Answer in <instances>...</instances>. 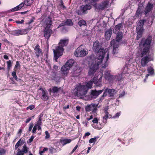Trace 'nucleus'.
Returning a JSON list of instances; mask_svg holds the SVG:
<instances>
[{
	"label": "nucleus",
	"mask_w": 155,
	"mask_h": 155,
	"mask_svg": "<svg viewBox=\"0 0 155 155\" xmlns=\"http://www.w3.org/2000/svg\"><path fill=\"white\" fill-rule=\"evenodd\" d=\"M101 47L98 41H96L94 43L93 49L97 54L95 61L98 65L101 63L106 53L105 50Z\"/></svg>",
	"instance_id": "f257e3e1"
},
{
	"label": "nucleus",
	"mask_w": 155,
	"mask_h": 155,
	"mask_svg": "<svg viewBox=\"0 0 155 155\" xmlns=\"http://www.w3.org/2000/svg\"><path fill=\"white\" fill-rule=\"evenodd\" d=\"M69 42V39L68 38H65L61 39L58 43V46L56 47L55 50H53L54 53V60L56 62L61 56L62 55L64 49L63 47L67 46Z\"/></svg>",
	"instance_id": "f03ea898"
},
{
	"label": "nucleus",
	"mask_w": 155,
	"mask_h": 155,
	"mask_svg": "<svg viewBox=\"0 0 155 155\" xmlns=\"http://www.w3.org/2000/svg\"><path fill=\"white\" fill-rule=\"evenodd\" d=\"M117 33L116 40H112L110 42V45L113 46L112 53L114 54L118 52V48L119 47V42L122 40L123 36V34L122 32L120 31Z\"/></svg>",
	"instance_id": "7ed1b4c3"
},
{
	"label": "nucleus",
	"mask_w": 155,
	"mask_h": 155,
	"mask_svg": "<svg viewBox=\"0 0 155 155\" xmlns=\"http://www.w3.org/2000/svg\"><path fill=\"white\" fill-rule=\"evenodd\" d=\"M87 92L85 85H82L81 83H79L76 85L73 93L75 96L81 97L85 96Z\"/></svg>",
	"instance_id": "20e7f679"
},
{
	"label": "nucleus",
	"mask_w": 155,
	"mask_h": 155,
	"mask_svg": "<svg viewBox=\"0 0 155 155\" xmlns=\"http://www.w3.org/2000/svg\"><path fill=\"white\" fill-rule=\"evenodd\" d=\"M74 63L73 60L71 59L66 62L64 65L62 66L61 68V74L63 76H66L68 73V71L72 66Z\"/></svg>",
	"instance_id": "39448f33"
},
{
	"label": "nucleus",
	"mask_w": 155,
	"mask_h": 155,
	"mask_svg": "<svg viewBox=\"0 0 155 155\" xmlns=\"http://www.w3.org/2000/svg\"><path fill=\"white\" fill-rule=\"evenodd\" d=\"M88 53L87 51L82 49L80 47L76 49L74 53V55L77 57H83L86 55Z\"/></svg>",
	"instance_id": "423d86ee"
},
{
	"label": "nucleus",
	"mask_w": 155,
	"mask_h": 155,
	"mask_svg": "<svg viewBox=\"0 0 155 155\" xmlns=\"http://www.w3.org/2000/svg\"><path fill=\"white\" fill-rule=\"evenodd\" d=\"M91 8V6L89 5L86 4L85 5H82L80 7V9L77 13L79 15L87 14L88 12L87 11L90 10Z\"/></svg>",
	"instance_id": "0eeeda50"
},
{
	"label": "nucleus",
	"mask_w": 155,
	"mask_h": 155,
	"mask_svg": "<svg viewBox=\"0 0 155 155\" xmlns=\"http://www.w3.org/2000/svg\"><path fill=\"white\" fill-rule=\"evenodd\" d=\"M152 40V37L150 36H148L145 39H142L140 44V46L143 47H147L150 48V44Z\"/></svg>",
	"instance_id": "6e6552de"
},
{
	"label": "nucleus",
	"mask_w": 155,
	"mask_h": 155,
	"mask_svg": "<svg viewBox=\"0 0 155 155\" xmlns=\"http://www.w3.org/2000/svg\"><path fill=\"white\" fill-rule=\"evenodd\" d=\"M109 3V2L108 1L106 0L98 4H95L94 5V6L96 9L98 10H103L105 8L107 7Z\"/></svg>",
	"instance_id": "1a4fd4ad"
},
{
	"label": "nucleus",
	"mask_w": 155,
	"mask_h": 155,
	"mask_svg": "<svg viewBox=\"0 0 155 155\" xmlns=\"http://www.w3.org/2000/svg\"><path fill=\"white\" fill-rule=\"evenodd\" d=\"M98 104L92 103L87 105L85 107V109L87 111H92L93 112L96 113L97 110Z\"/></svg>",
	"instance_id": "9d476101"
},
{
	"label": "nucleus",
	"mask_w": 155,
	"mask_h": 155,
	"mask_svg": "<svg viewBox=\"0 0 155 155\" xmlns=\"http://www.w3.org/2000/svg\"><path fill=\"white\" fill-rule=\"evenodd\" d=\"M143 57L141 60V64L143 67L145 66L149 61H153V57L150 55H149Z\"/></svg>",
	"instance_id": "9b49d317"
},
{
	"label": "nucleus",
	"mask_w": 155,
	"mask_h": 155,
	"mask_svg": "<svg viewBox=\"0 0 155 155\" xmlns=\"http://www.w3.org/2000/svg\"><path fill=\"white\" fill-rule=\"evenodd\" d=\"M104 92L101 96V97H106L108 94L110 97H113L115 93V90L114 89H110L108 88L105 89L104 90Z\"/></svg>",
	"instance_id": "f8f14e48"
},
{
	"label": "nucleus",
	"mask_w": 155,
	"mask_h": 155,
	"mask_svg": "<svg viewBox=\"0 0 155 155\" xmlns=\"http://www.w3.org/2000/svg\"><path fill=\"white\" fill-rule=\"evenodd\" d=\"M28 30L27 29H18L12 31V34L14 36H19L27 34Z\"/></svg>",
	"instance_id": "ddd939ff"
},
{
	"label": "nucleus",
	"mask_w": 155,
	"mask_h": 155,
	"mask_svg": "<svg viewBox=\"0 0 155 155\" xmlns=\"http://www.w3.org/2000/svg\"><path fill=\"white\" fill-rule=\"evenodd\" d=\"M104 89L97 91L96 90L91 91L90 96L91 98L95 99L97 98L99 95L101 94L104 91Z\"/></svg>",
	"instance_id": "4468645a"
},
{
	"label": "nucleus",
	"mask_w": 155,
	"mask_h": 155,
	"mask_svg": "<svg viewBox=\"0 0 155 155\" xmlns=\"http://www.w3.org/2000/svg\"><path fill=\"white\" fill-rule=\"evenodd\" d=\"M144 8L143 3L139 4L137 9L135 13V16L136 17H139V15L143 13Z\"/></svg>",
	"instance_id": "2eb2a0df"
},
{
	"label": "nucleus",
	"mask_w": 155,
	"mask_h": 155,
	"mask_svg": "<svg viewBox=\"0 0 155 155\" xmlns=\"http://www.w3.org/2000/svg\"><path fill=\"white\" fill-rule=\"evenodd\" d=\"M110 71L106 70L104 72V77L105 79L109 81H112L114 78V76L111 75L110 74Z\"/></svg>",
	"instance_id": "dca6fc26"
},
{
	"label": "nucleus",
	"mask_w": 155,
	"mask_h": 155,
	"mask_svg": "<svg viewBox=\"0 0 155 155\" xmlns=\"http://www.w3.org/2000/svg\"><path fill=\"white\" fill-rule=\"evenodd\" d=\"M44 37L45 38L48 39L51 36V35L52 32L51 29H50V28L47 27V28L45 27L44 30Z\"/></svg>",
	"instance_id": "f3484780"
},
{
	"label": "nucleus",
	"mask_w": 155,
	"mask_h": 155,
	"mask_svg": "<svg viewBox=\"0 0 155 155\" xmlns=\"http://www.w3.org/2000/svg\"><path fill=\"white\" fill-rule=\"evenodd\" d=\"M95 62L96 64L93 65L90 68L89 71L88 72V74L90 75H92L94 74L98 68V66L99 65H98L96 61Z\"/></svg>",
	"instance_id": "a211bd4d"
},
{
	"label": "nucleus",
	"mask_w": 155,
	"mask_h": 155,
	"mask_svg": "<svg viewBox=\"0 0 155 155\" xmlns=\"http://www.w3.org/2000/svg\"><path fill=\"white\" fill-rule=\"evenodd\" d=\"M34 50L35 53L37 58H38L42 53V51L40 48V46L38 44H37L35 46Z\"/></svg>",
	"instance_id": "6ab92c4d"
},
{
	"label": "nucleus",
	"mask_w": 155,
	"mask_h": 155,
	"mask_svg": "<svg viewBox=\"0 0 155 155\" xmlns=\"http://www.w3.org/2000/svg\"><path fill=\"white\" fill-rule=\"evenodd\" d=\"M95 83V81L94 79L93 78L90 81H89L86 83V85H85V87L87 92L89 89L92 88L93 84Z\"/></svg>",
	"instance_id": "aec40b11"
},
{
	"label": "nucleus",
	"mask_w": 155,
	"mask_h": 155,
	"mask_svg": "<svg viewBox=\"0 0 155 155\" xmlns=\"http://www.w3.org/2000/svg\"><path fill=\"white\" fill-rule=\"evenodd\" d=\"M45 22L46 23L45 27L50 28L52 24V18L50 16H49L45 19Z\"/></svg>",
	"instance_id": "412c9836"
},
{
	"label": "nucleus",
	"mask_w": 155,
	"mask_h": 155,
	"mask_svg": "<svg viewBox=\"0 0 155 155\" xmlns=\"http://www.w3.org/2000/svg\"><path fill=\"white\" fill-rule=\"evenodd\" d=\"M146 21V19L140 20L137 23L136 29L143 30V26Z\"/></svg>",
	"instance_id": "4be33fe9"
},
{
	"label": "nucleus",
	"mask_w": 155,
	"mask_h": 155,
	"mask_svg": "<svg viewBox=\"0 0 155 155\" xmlns=\"http://www.w3.org/2000/svg\"><path fill=\"white\" fill-rule=\"evenodd\" d=\"M28 148L27 147L26 145H24L23 147L22 150H19L18 151L17 153V155H24L25 153H26L28 152Z\"/></svg>",
	"instance_id": "5701e85b"
},
{
	"label": "nucleus",
	"mask_w": 155,
	"mask_h": 155,
	"mask_svg": "<svg viewBox=\"0 0 155 155\" xmlns=\"http://www.w3.org/2000/svg\"><path fill=\"white\" fill-rule=\"evenodd\" d=\"M112 31V29L111 28H110L105 32V37L106 40H109L110 39Z\"/></svg>",
	"instance_id": "b1692460"
},
{
	"label": "nucleus",
	"mask_w": 155,
	"mask_h": 155,
	"mask_svg": "<svg viewBox=\"0 0 155 155\" xmlns=\"http://www.w3.org/2000/svg\"><path fill=\"white\" fill-rule=\"evenodd\" d=\"M123 24L120 23L118 24L115 26L114 29L113 33L115 34H117V33L119 32V31L121 27H122Z\"/></svg>",
	"instance_id": "393cba45"
},
{
	"label": "nucleus",
	"mask_w": 155,
	"mask_h": 155,
	"mask_svg": "<svg viewBox=\"0 0 155 155\" xmlns=\"http://www.w3.org/2000/svg\"><path fill=\"white\" fill-rule=\"evenodd\" d=\"M153 8V5L151 4L149 2L148 3L144 12V14L147 15L149 12Z\"/></svg>",
	"instance_id": "a878e982"
},
{
	"label": "nucleus",
	"mask_w": 155,
	"mask_h": 155,
	"mask_svg": "<svg viewBox=\"0 0 155 155\" xmlns=\"http://www.w3.org/2000/svg\"><path fill=\"white\" fill-rule=\"evenodd\" d=\"M150 48L147 47H143L142 50V51L141 54V57H143L147 54L150 50Z\"/></svg>",
	"instance_id": "bb28decb"
},
{
	"label": "nucleus",
	"mask_w": 155,
	"mask_h": 155,
	"mask_svg": "<svg viewBox=\"0 0 155 155\" xmlns=\"http://www.w3.org/2000/svg\"><path fill=\"white\" fill-rule=\"evenodd\" d=\"M105 115L103 117V122L104 123L107 122V119L108 117H112L111 115L109 114V113L107 110L104 111Z\"/></svg>",
	"instance_id": "cd10ccee"
},
{
	"label": "nucleus",
	"mask_w": 155,
	"mask_h": 155,
	"mask_svg": "<svg viewBox=\"0 0 155 155\" xmlns=\"http://www.w3.org/2000/svg\"><path fill=\"white\" fill-rule=\"evenodd\" d=\"M47 94V91L44 90H42V99L43 101H46L48 100L49 98Z\"/></svg>",
	"instance_id": "c85d7f7f"
},
{
	"label": "nucleus",
	"mask_w": 155,
	"mask_h": 155,
	"mask_svg": "<svg viewBox=\"0 0 155 155\" xmlns=\"http://www.w3.org/2000/svg\"><path fill=\"white\" fill-rule=\"evenodd\" d=\"M137 35L136 37V39L138 40L142 36L143 30L137 29Z\"/></svg>",
	"instance_id": "c756f323"
},
{
	"label": "nucleus",
	"mask_w": 155,
	"mask_h": 155,
	"mask_svg": "<svg viewBox=\"0 0 155 155\" xmlns=\"http://www.w3.org/2000/svg\"><path fill=\"white\" fill-rule=\"evenodd\" d=\"M71 139H61L60 140V142L63 145H64L68 143L71 142Z\"/></svg>",
	"instance_id": "7c9ffc66"
},
{
	"label": "nucleus",
	"mask_w": 155,
	"mask_h": 155,
	"mask_svg": "<svg viewBox=\"0 0 155 155\" xmlns=\"http://www.w3.org/2000/svg\"><path fill=\"white\" fill-rule=\"evenodd\" d=\"M61 87L58 88L57 87L54 86L52 87V89L50 88L48 91L49 92H52L54 93H57L59 91V90L61 89Z\"/></svg>",
	"instance_id": "2f4dec72"
},
{
	"label": "nucleus",
	"mask_w": 155,
	"mask_h": 155,
	"mask_svg": "<svg viewBox=\"0 0 155 155\" xmlns=\"http://www.w3.org/2000/svg\"><path fill=\"white\" fill-rule=\"evenodd\" d=\"M6 63L7 64V69L8 72H9L12 67V63L11 62V60H9L7 61Z\"/></svg>",
	"instance_id": "473e14b6"
},
{
	"label": "nucleus",
	"mask_w": 155,
	"mask_h": 155,
	"mask_svg": "<svg viewBox=\"0 0 155 155\" xmlns=\"http://www.w3.org/2000/svg\"><path fill=\"white\" fill-rule=\"evenodd\" d=\"M34 0H25L24 4L27 6H31L34 2Z\"/></svg>",
	"instance_id": "72a5a7b5"
},
{
	"label": "nucleus",
	"mask_w": 155,
	"mask_h": 155,
	"mask_svg": "<svg viewBox=\"0 0 155 155\" xmlns=\"http://www.w3.org/2000/svg\"><path fill=\"white\" fill-rule=\"evenodd\" d=\"M78 25L81 27L83 26H86V22L85 21L81 19L79 21Z\"/></svg>",
	"instance_id": "f704fd0d"
},
{
	"label": "nucleus",
	"mask_w": 155,
	"mask_h": 155,
	"mask_svg": "<svg viewBox=\"0 0 155 155\" xmlns=\"http://www.w3.org/2000/svg\"><path fill=\"white\" fill-rule=\"evenodd\" d=\"M106 61L104 64H103L102 66V68H105L108 66V63L107 61L109 59V54L108 53L107 54V56L106 57Z\"/></svg>",
	"instance_id": "c9c22d12"
},
{
	"label": "nucleus",
	"mask_w": 155,
	"mask_h": 155,
	"mask_svg": "<svg viewBox=\"0 0 155 155\" xmlns=\"http://www.w3.org/2000/svg\"><path fill=\"white\" fill-rule=\"evenodd\" d=\"M65 25L71 26L73 25V22L71 19H68L65 22Z\"/></svg>",
	"instance_id": "e433bc0d"
},
{
	"label": "nucleus",
	"mask_w": 155,
	"mask_h": 155,
	"mask_svg": "<svg viewBox=\"0 0 155 155\" xmlns=\"http://www.w3.org/2000/svg\"><path fill=\"white\" fill-rule=\"evenodd\" d=\"M154 18L155 17L154 16H151L150 18L149 19V20L148 22L149 25L151 26L152 25Z\"/></svg>",
	"instance_id": "4c0bfd02"
},
{
	"label": "nucleus",
	"mask_w": 155,
	"mask_h": 155,
	"mask_svg": "<svg viewBox=\"0 0 155 155\" xmlns=\"http://www.w3.org/2000/svg\"><path fill=\"white\" fill-rule=\"evenodd\" d=\"M99 137H95L94 138L90 139L89 140L90 143H92L95 142L98 139Z\"/></svg>",
	"instance_id": "58836bf2"
},
{
	"label": "nucleus",
	"mask_w": 155,
	"mask_h": 155,
	"mask_svg": "<svg viewBox=\"0 0 155 155\" xmlns=\"http://www.w3.org/2000/svg\"><path fill=\"white\" fill-rule=\"evenodd\" d=\"M147 71L148 73L151 75H152L154 73V70L153 68L151 67H150L148 68Z\"/></svg>",
	"instance_id": "ea45409f"
},
{
	"label": "nucleus",
	"mask_w": 155,
	"mask_h": 155,
	"mask_svg": "<svg viewBox=\"0 0 155 155\" xmlns=\"http://www.w3.org/2000/svg\"><path fill=\"white\" fill-rule=\"evenodd\" d=\"M14 71L12 72V76L13 78L16 81H18V77L16 74V70L14 69Z\"/></svg>",
	"instance_id": "a19ab883"
},
{
	"label": "nucleus",
	"mask_w": 155,
	"mask_h": 155,
	"mask_svg": "<svg viewBox=\"0 0 155 155\" xmlns=\"http://www.w3.org/2000/svg\"><path fill=\"white\" fill-rule=\"evenodd\" d=\"M114 79L116 81H120L122 79V76L120 74L114 76Z\"/></svg>",
	"instance_id": "79ce46f5"
},
{
	"label": "nucleus",
	"mask_w": 155,
	"mask_h": 155,
	"mask_svg": "<svg viewBox=\"0 0 155 155\" xmlns=\"http://www.w3.org/2000/svg\"><path fill=\"white\" fill-rule=\"evenodd\" d=\"M6 150L4 148H0V155H5L6 154Z\"/></svg>",
	"instance_id": "37998d69"
},
{
	"label": "nucleus",
	"mask_w": 155,
	"mask_h": 155,
	"mask_svg": "<svg viewBox=\"0 0 155 155\" xmlns=\"http://www.w3.org/2000/svg\"><path fill=\"white\" fill-rule=\"evenodd\" d=\"M21 140V139H20L17 142V143H16V144L15 145V150H16L18 149V147H19L21 145V143H20Z\"/></svg>",
	"instance_id": "c03bdc74"
},
{
	"label": "nucleus",
	"mask_w": 155,
	"mask_h": 155,
	"mask_svg": "<svg viewBox=\"0 0 155 155\" xmlns=\"http://www.w3.org/2000/svg\"><path fill=\"white\" fill-rule=\"evenodd\" d=\"M21 65L20 63V62L18 61H16V62L15 65L14 67V69H18L20 68Z\"/></svg>",
	"instance_id": "a18cd8bd"
},
{
	"label": "nucleus",
	"mask_w": 155,
	"mask_h": 155,
	"mask_svg": "<svg viewBox=\"0 0 155 155\" xmlns=\"http://www.w3.org/2000/svg\"><path fill=\"white\" fill-rule=\"evenodd\" d=\"M91 33L90 31L86 30L83 33V36L84 37L88 36Z\"/></svg>",
	"instance_id": "49530a36"
},
{
	"label": "nucleus",
	"mask_w": 155,
	"mask_h": 155,
	"mask_svg": "<svg viewBox=\"0 0 155 155\" xmlns=\"http://www.w3.org/2000/svg\"><path fill=\"white\" fill-rule=\"evenodd\" d=\"M95 83H94L97 87H100L101 85V83L100 81H97V80L94 79Z\"/></svg>",
	"instance_id": "de8ad7c7"
},
{
	"label": "nucleus",
	"mask_w": 155,
	"mask_h": 155,
	"mask_svg": "<svg viewBox=\"0 0 155 155\" xmlns=\"http://www.w3.org/2000/svg\"><path fill=\"white\" fill-rule=\"evenodd\" d=\"M24 5V2H21L20 4L19 5L17 6V8H18L19 10H20L21 9Z\"/></svg>",
	"instance_id": "09e8293b"
},
{
	"label": "nucleus",
	"mask_w": 155,
	"mask_h": 155,
	"mask_svg": "<svg viewBox=\"0 0 155 155\" xmlns=\"http://www.w3.org/2000/svg\"><path fill=\"white\" fill-rule=\"evenodd\" d=\"M78 146V145L77 144L75 147L73 148L72 151L70 153H69L68 155H71L76 150Z\"/></svg>",
	"instance_id": "8fccbe9b"
},
{
	"label": "nucleus",
	"mask_w": 155,
	"mask_h": 155,
	"mask_svg": "<svg viewBox=\"0 0 155 155\" xmlns=\"http://www.w3.org/2000/svg\"><path fill=\"white\" fill-rule=\"evenodd\" d=\"M41 118V116L39 118L37 122V125H41L42 124Z\"/></svg>",
	"instance_id": "3c124183"
},
{
	"label": "nucleus",
	"mask_w": 155,
	"mask_h": 155,
	"mask_svg": "<svg viewBox=\"0 0 155 155\" xmlns=\"http://www.w3.org/2000/svg\"><path fill=\"white\" fill-rule=\"evenodd\" d=\"M35 108V105H29L28 107L26 108L27 110H28L29 109L30 110H32Z\"/></svg>",
	"instance_id": "603ef678"
},
{
	"label": "nucleus",
	"mask_w": 155,
	"mask_h": 155,
	"mask_svg": "<svg viewBox=\"0 0 155 155\" xmlns=\"http://www.w3.org/2000/svg\"><path fill=\"white\" fill-rule=\"evenodd\" d=\"M33 125H34V124H33V123H31L30 124V126H29V127L28 129V130L29 132H30L31 131V129L33 127Z\"/></svg>",
	"instance_id": "864d4df0"
},
{
	"label": "nucleus",
	"mask_w": 155,
	"mask_h": 155,
	"mask_svg": "<svg viewBox=\"0 0 155 155\" xmlns=\"http://www.w3.org/2000/svg\"><path fill=\"white\" fill-rule=\"evenodd\" d=\"M37 129V125L34 126L32 130V133L33 134H35L36 132V130Z\"/></svg>",
	"instance_id": "5fc2aeb1"
},
{
	"label": "nucleus",
	"mask_w": 155,
	"mask_h": 155,
	"mask_svg": "<svg viewBox=\"0 0 155 155\" xmlns=\"http://www.w3.org/2000/svg\"><path fill=\"white\" fill-rule=\"evenodd\" d=\"M60 7H61L63 8L64 9H65L66 8L65 6L64 5V3L62 0H61L60 1Z\"/></svg>",
	"instance_id": "6e6d98bb"
},
{
	"label": "nucleus",
	"mask_w": 155,
	"mask_h": 155,
	"mask_svg": "<svg viewBox=\"0 0 155 155\" xmlns=\"http://www.w3.org/2000/svg\"><path fill=\"white\" fill-rule=\"evenodd\" d=\"M120 115V112H118L116 114L113 116L112 118H115L117 117H118Z\"/></svg>",
	"instance_id": "4d7b16f0"
},
{
	"label": "nucleus",
	"mask_w": 155,
	"mask_h": 155,
	"mask_svg": "<svg viewBox=\"0 0 155 155\" xmlns=\"http://www.w3.org/2000/svg\"><path fill=\"white\" fill-rule=\"evenodd\" d=\"M34 116H33L31 117H30L28 118L26 120L25 122L26 123H29L32 119V117L33 118H34Z\"/></svg>",
	"instance_id": "13d9d810"
},
{
	"label": "nucleus",
	"mask_w": 155,
	"mask_h": 155,
	"mask_svg": "<svg viewBox=\"0 0 155 155\" xmlns=\"http://www.w3.org/2000/svg\"><path fill=\"white\" fill-rule=\"evenodd\" d=\"M45 133L46 134L45 138L48 139L49 138L50 136L48 132L47 131H46L45 132Z\"/></svg>",
	"instance_id": "bf43d9fd"
},
{
	"label": "nucleus",
	"mask_w": 155,
	"mask_h": 155,
	"mask_svg": "<svg viewBox=\"0 0 155 155\" xmlns=\"http://www.w3.org/2000/svg\"><path fill=\"white\" fill-rule=\"evenodd\" d=\"M92 122L94 124L98 123V120L97 118L95 117L92 120Z\"/></svg>",
	"instance_id": "052dcab7"
},
{
	"label": "nucleus",
	"mask_w": 155,
	"mask_h": 155,
	"mask_svg": "<svg viewBox=\"0 0 155 155\" xmlns=\"http://www.w3.org/2000/svg\"><path fill=\"white\" fill-rule=\"evenodd\" d=\"M67 31V29L65 27L63 26L61 28V31L62 32H65Z\"/></svg>",
	"instance_id": "680f3d73"
},
{
	"label": "nucleus",
	"mask_w": 155,
	"mask_h": 155,
	"mask_svg": "<svg viewBox=\"0 0 155 155\" xmlns=\"http://www.w3.org/2000/svg\"><path fill=\"white\" fill-rule=\"evenodd\" d=\"M24 21L23 20H21V21L17 20L15 21V22L17 24H22L23 23Z\"/></svg>",
	"instance_id": "e2e57ef3"
},
{
	"label": "nucleus",
	"mask_w": 155,
	"mask_h": 155,
	"mask_svg": "<svg viewBox=\"0 0 155 155\" xmlns=\"http://www.w3.org/2000/svg\"><path fill=\"white\" fill-rule=\"evenodd\" d=\"M19 10L18 9V8H17V6H16V7L13 8L11 9V11L12 12H14L17 11H18Z\"/></svg>",
	"instance_id": "0e129e2a"
},
{
	"label": "nucleus",
	"mask_w": 155,
	"mask_h": 155,
	"mask_svg": "<svg viewBox=\"0 0 155 155\" xmlns=\"http://www.w3.org/2000/svg\"><path fill=\"white\" fill-rule=\"evenodd\" d=\"M90 134L89 132H87L85 133L84 136H83V138H84L88 136Z\"/></svg>",
	"instance_id": "69168bd1"
},
{
	"label": "nucleus",
	"mask_w": 155,
	"mask_h": 155,
	"mask_svg": "<svg viewBox=\"0 0 155 155\" xmlns=\"http://www.w3.org/2000/svg\"><path fill=\"white\" fill-rule=\"evenodd\" d=\"M34 136H32L30 138L29 140V143H31L32 142L34 139Z\"/></svg>",
	"instance_id": "338daca9"
},
{
	"label": "nucleus",
	"mask_w": 155,
	"mask_h": 155,
	"mask_svg": "<svg viewBox=\"0 0 155 155\" xmlns=\"http://www.w3.org/2000/svg\"><path fill=\"white\" fill-rule=\"evenodd\" d=\"M65 25V23L64 22H63L61 23L58 26V28L60 27L63 26L64 25Z\"/></svg>",
	"instance_id": "774afa93"
}]
</instances>
